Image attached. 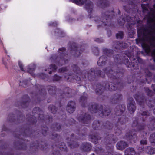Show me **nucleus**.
<instances>
[{"label":"nucleus","mask_w":155,"mask_h":155,"mask_svg":"<svg viewBox=\"0 0 155 155\" xmlns=\"http://www.w3.org/2000/svg\"><path fill=\"white\" fill-rule=\"evenodd\" d=\"M144 12L147 13V26L137 30L138 37H142L143 42L142 46L147 54H151L155 62V8H142Z\"/></svg>","instance_id":"nucleus-1"},{"label":"nucleus","mask_w":155,"mask_h":155,"mask_svg":"<svg viewBox=\"0 0 155 155\" xmlns=\"http://www.w3.org/2000/svg\"><path fill=\"white\" fill-rule=\"evenodd\" d=\"M111 12H106L105 13H103L102 14V18L101 21H99L98 17H96L95 18V20L97 22L99 23L100 25H98V26H105L108 24L109 21L110 22V18L113 17V15L114 11L112 12V13H111L110 15L109 13Z\"/></svg>","instance_id":"nucleus-2"},{"label":"nucleus","mask_w":155,"mask_h":155,"mask_svg":"<svg viewBox=\"0 0 155 155\" xmlns=\"http://www.w3.org/2000/svg\"><path fill=\"white\" fill-rule=\"evenodd\" d=\"M70 1L79 5L85 4V7L89 13H90L92 10L93 5L89 0H70Z\"/></svg>","instance_id":"nucleus-3"},{"label":"nucleus","mask_w":155,"mask_h":155,"mask_svg":"<svg viewBox=\"0 0 155 155\" xmlns=\"http://www.w3.org/2000/svg\"><path fill=\"white\" fill-rule=\"evenodd\" d=\"M104 71L105 73L108 77L111 79H112L114 83H115L116 81H118L119 80L116 78L115 75H117L120 71L118 72L117 71V73L115 72H114L113 71L111 70L110 68H108L106 69L105 70H104Z\"/></svg>","instance_id":"nucleus-4"},{"label":"nucleus","mask_w":155,"mask_h":155,"mask_svg":"<svg viewBox=\"0 0 155 155\" xmlns=\"http://www.w3.org/2000/svg\"><path fill=\"white\" fill-rule=\"evenodd\" d=\"M83 49V47L81 46L80 48L77 47L76 44L75 43H73L71 45V50L72 51V54L73 53V55L75 57H78L81 53V52L82 51L81 49Z\"/></svg>","instance_id":"nucleus-5"},{"label":"nucleus","mask_w":155,"mask_h":155,"mask_svg":"<svg viewBox=\"0 0 155 155\" xmlns=\"http://www.w3.org/2000/svg\"><path fill=\"white\" fill-rule=\"evenodd\" d=\"M126 136L127 140H131L134 142H135L137 140L136 131L134 130L130 132L127 133Z\"/></svg>","instance_id":"nucleus-6"},{"label":"nucleus","mask_w":155,"mask_h":155,"mask_svg":"<svg viewBox=\"0 0 155 155\" xmlns=\"http://www.w3.org/2000/svg\"><path fill=\"white\" fill-rule=\"evenodd\" d=\"M53 149H57V151L53 153V155H61L60 153V151L58 150L59 149L60 150L62 151L66 150L67 147L64 143H61V144L59 145L58 147L57 146L54 147V146H52Z\"/></svg>","instance_id":"nucleus-7"},{"label":"nucleus","mask_w":155,"mask_h":155,"mask_svg":"<svg viewBox=\"0 0 155 155\" xmlns=\"http://www.w3.org/2000/svg\"><path fill=\"white\" fill-rule=\"evenodd\" d=\"M75 139H76V137H75L73 135H71L70 138L68 137L67 139L68 141L70 140L71 141L70 142L68 141V143L71 148L76 147L78 146V144L77 142H76V141H74Z\"/></svg>","instance_id":"nucleus-8"},{"label":"nucleus","mask_w":155,"mask_h":155,"mask_svg":"<svg viewBox=\"0 0 155 155\" xmlns=\"http://www.w3.org/2000/svg\"><path fill=\"white\" fill-rule=\"evenodd\" d=\"M113 85H112V82L109 83H106L105 84V88L106 90H108L110 91L115 90L117 89V88L120 85V84L117 83V84H113Z\"/></svg>","instance_id":"nucleus-9"},{"label":"nucleus","mask_w":155,"mask_h":155,"mask_svg":"<svg viewBox=\"0 0 155 155\" xmlns=\"http://www.w3.org/2000/svg\"><path fill=\"white\" fill-rule=\"evenodd\" d=\"M78 119L80 122L86 124H87L90 122V117L88 114H85L83 117L82 116H80Z\"/></svg>","instance_id":"nucleus-10"},{"label":"nucleus","mask_w":155,"mask_h":155,"mask_svg":"<svg viewBox=\"0 0 155 155\" xmlns=\"http://www.w3.org/2000/svg\"><path fill=\"white\" fill-rule=\"evenodd\" d=\"M140 145L139 147L138 150L139 151L142 152L144 151H147V149L149 147L148 146H145L147 144V140L146 139L142 140L140 141Z\"/></svg>","instance_id":"nucleus-11"},{"label":"nucleus","mask_w":155,"mask_h":155,"mask_svg":"<svg viewBox=\"0 0 155 155\" xmlns=\"http://www.w3.org/2000/svg\"><path fill=\"white\" fill-rule=\"evenodd\" d=\"M67 110L69 113H72L75 110V104L74 101H70L68 104Z\"/></svg>","instance_id":"nucleus-12"},{"label":"nucleus","mask_w":155,"mask_h":155,"mask_svg":"<svg viewBox=\"0 0 155 155\" xmlns=\"http://www.w3.org/2000/svg\"><path fill=\"white\" fill-rule=\"evenodd\" d=\"M114 48L116 50L121 48H126L127 47V44L124 43L121 41H116L114 45Z\"/></svg>","instance_id":"nucleus-13"},{"label":"nucleus","mask_w":155,"mask_h":155,"mask_svg":"<svg viewBox=\"0 0 155 155\" xmlns=\"http://www.w3.org/2000/svg\"><path fill=\"white\" fill-rule=\"evenodd\" d=\"M132 126L134 127H137L136 131H141L143 130L145 127V125L143 124H139L138 123V121H134L132 124Z\"/></svg>","instance_id":"nucleus-14"},{"label":"nucleus","mask_w":155,"mask_h":155,"mask_svg":"<svg viewBox=\"0 0 155 155\" xmlns=\"http://www.w3.org/2000/svg\"><path fill=\"white\" fill-rule=\"evenodd\" d=\"M103 108V107L102 106H101L100 110L99 111H97L99 115L101 116H102L104 115L105 116H108L109 115L111 112L110 110L108 109H107L104 110V112Z\"/></svg>","instance_id":"nucleus-15"},{"label":"nucleus","mask_w":155,"mask_h":155,"mask_svg":"<svg viewBox=\"0 0 155 155\" xmlns=\"http://www.w3.org/2000/svg\"><path fill=\"white\" fill-rule=\"evenodd\" d=\"M135 102L133 100H131L127 105V108L129 111L131 113L134 112L136 109V107L134 105Z\"/></svg>","instance_id":"nucleus-16"},{"label":"nucleus","mask_w":155,"mask_h":155,"mask_svg":"<svg viewBox=\"0 0 155 155\" xmlns=\"http://www.w3.org/2000/svg\"><path fill=\"white\" fill-rule=\"evenodd\" d=\"M64 53L62 55L60 54L61 55L60 58V59L59 60L58 62V64L59 65H62L66 63L68 61V59H65V57H66L67 54L64 55Z\"/></svg>","instance_id":"nucleus-17"},{"label":"nucleus","mask_w":155,"mask_h":155,"mask_svg":"<svg viewBox=\"0 0 155 155\" xmlns=\"http://www.w3.org/2000/svg\"><path fill=\"white\" fill-rule=\"evenodd\" d=\"M127 146V144L126 142L121 141L118 142L117 143V147L118 150H123Z\"/></svg>","instance_id":"nucleus-18"},{"label":"nucleus","mask_w":155,"mask_h":155,"mask_svg":"<svg viewBox=\"0 0 155 155\" xmlns=\"http://www.w3.org/2000/svg\"><path fill=\"white\" fill-rule=\"evenodd\" d=\"M125 155H135L136 154L134 149L131 147L126 149L124 152Z\"/></svg>","instance_id":"nucleus-19"},{"label":"nucleus","mask_w":155,"mask_h":155,"mask_svg":"<svg viewBox=\"0 0 155 155\" xmlns=\"http://www.w3.org/2000/svg\"><path fill=\"white\" fill-rule=\"evenodd\" d=\"M97 105L96 104H91L89 105V110L92 113H96L97 112Z\"/></svg>","instance_id":"nucleus-20"},{"label":"nucleus","mask_w":155,"mask_h":155,"mask_svg":"<svg viewBox=\"0 0 155 155\" xmlns=\"http://www.w3.org/2000/svg\"><path fill=\"white\" fill-rule=\"evenodd\" d=\"M121 97V95L119 94H117L114 95L111 99V102L115 103L117 102Z\"/></svg>","instance_id":"nucleus-21"},{"label":"nucleus","mask_w":155,"mask_h":155,"mask_svg":"<svg viewBox=\"0 0 155 155\" xmlns=\"http://www.w3.org/2000/svg\"><path fill=\"white\" fill-rule=\"evenodd\" d=\"M135 17H130L129 16H127L126 20L128 23L129 25H134L136 23L138 22V21L135 19Z\"/></svg>","instance_id":"nucleus-22"},{"label":"nucleus","mask_w":155,"mask_h":155,"mask_svg":"<svg viewBox=\"0 0 155 155\" xmlns=\"http://www.w3.org/2000/svg\"><path fill=\"white\" fill-rule=\"evenodd\" d=\"M107 58L105 56H101L99 60L98 61L97 64L99 66H103L104 65L106 61L107 60Z\"/></svg>","instance_id":"nucleus-23"},{"label":"nucleus","mask_w":155,"mask_h":155,"mask_svg":"<svg viewBox=\"0 0 155 155\" xmlns=\"http://www.w3.org/2000/svg\"><path fill=\"white\" fill-rule=\"evenodd\" d=\"M81 147L83 150L86 151H90L91 148V144L87 143H83Z\"/></svg>","instance_id":"nucleus-24"},{"label":"nucleus","mask_w":155,"mask_h":155,"mask_svg":"<svg viewBox=\"0 0 155 155\" xmlns=\"http://www.w3.org/2000/svg\"><path fill=\"white\" fill-rule=\"evenodd\" d=\"M127 56L129 57L130 61H131V62H132L134 64V61H136V59H137V60L139 63H141L142 61V59L141 58L139 57H137V58H134V56L131 54L128 55Z\"/></svg>","instance_id":"nucleus-25"},{"label":"nucleus","mask_w":155,"mask_h":155,"mask_svg":"<svg viewBox=\"0 0 155 155\" xmlns=\"http://www.w3.org/2000/svg\"><path fill=\"white\" fill-rule=\"evenodd\" d=\"M35 68V64H31L28 66L27 71L33 77H35V75L33 74V72Z\"/></svg>","instance_id":"nucleus-26"},{"label":"nucleus","mask_w":155,"mask_h":155,"mask_svg":"<svg viewBox=\"0 0 155 155\" xmlns=\"http://www.w3.org/2000/svg\"><path fill=\"white\" fill-rule=\"evenodd\" d=\"M101 124H102V122H100L98 121H95L94 122L93 124V127L95 130L100 129L101 127H100V126Z\"/></svg>","instance_id":"nucleus-27"},{"label":"nucleus","mask_w":155,"mask_h":155,"mask_svg":"<svg viewBox=\"0 0 155 155\" xmlns=\"http://www.w3.org/2000/svg\"><path fill=\"white\" fill-rule=\"evenodd\" d=\"M84 93L83 96H81V97L80 102L81 103L82 106L84 107L83 104L85 103L87 101V95L84 92Z\"/></svg>","instance_id":"nucleus-28"},{"label":"nucleus","mask_w":155,"mask_h":155,"mask_svg":"<svg viewBox=\"0 0 155 155\" xmlns=\"http://www.w3.org/2000/svg\"><path fill=\"white\" fill-rule=\"evenodd\" d=\"M147 151H144L149 154H153L155 153V148L148 146Z\"/></svg>","instance_id":"nucleus-29"},{"label":"nucleus","mask_w":155,"mask_h":155,"mask_svg":"<svg viewBox=\"0 0 155 155\" xmlns=\"http://www.w3.org/2000/svg\"><path fill=\"white\" fill-rule=\"evenodd\" d=\"M112 127V124L108 121L105 124H103L101 126L102 128L109 129V130L111 129Z\"/></svg>","instance_id":"nucleus-30"},{"label":"nucleus","mask_w":155,"mask_h":155,"mask_svg":"<svg viewBox=\"0 0 155 155\" xmlns=\"http://www.w3.org/2000/svg\"><path fill=\"white\" fill-rule=\"evenodd\" d=\"M104 89V87L101 84L98 85L97 86V88L96 90V92L98 94H101L102 93Z\"/></svg>","instance_id":"nucleus-31"},{"label":"nucleus","mask_w":155,"mask_h":155,"mask_svg":"<svg viewBox=\"0 0 155 155\" xmlns=\"http://www.w3.org/2000/svg\"><path fill=\"white\" fill-rule=\"evenodd\" d=\"M127 120V119L125 118L124 116H120V117L118 119V124H121L122 123H125Z\"/></svg>","instance_id":"nucleus-32"},{"label":"nucleus","mask_w":155,"mask_h":155,"mask_svg":"<svg viewBox=\"0 0 155 155\" xmlns=\"http://www.w3.org/2000/svg\"><path fill=\"white\" fill-rule=\"evenodd\" d=\"M48 108L52 113L54 114L56 113L57 111V109L55 106L53 105H50L48 107Z\"/></svg>","instance_id":"nucleus-33"},{"label":"nucleus","mask_w":155,"mask_h":155,"mask_svg":"<svg viewBox=\"0 0 155 155\" xmlns=\"http://www.w3.org/2000/svg\"><path fill=\"white\" fill-rule=\"evenodd\" d=\"M48 91L50 94L55 93L56 91V87L55 86H49L48 87Z\"/></svg>","instance_id":"nucleus-34"},{"label":"nucleus","mask_w":155,"mask_h":155,"mask_svg":"<svg viewBox=\"0 0 155 155\" xmlns=\"http://www.w3.org/2000/svg\"><path fill=\"white\" fill-rule=\"evenodd\" d=\"M149 140L151 143H155V133L151 134L150 135Z\"/></svg>","instance_id":"nucleus-35"},{"label":"nucleus","mask_w":155,"mask_h":155,"mask_svg":"<svg viewBox=\"0 0 155 155\" xmlns=\"http://www.w3.org/2000/svg\"><path fill=\"white\" fill-rule=\"evenodd\" d=\"M25 97H26V100H27V101H26L25 102H24L22 103L21 104V106H22L23 107L25 108V107L28 105V101L30 100V98L28 97L27 96H25Z\"/></svg>","instance_id":"nucleus-36"},{"label":"nucleus","mask_w":155,"mask_h":155,"mask_svg":"<svg viewBox=\"0 0 155 155\" xmlns=\"http://www.w3.org/2000/svg\"><path fill=\"white\" fill-rule=\"evenodd\" d=\"M8 59L6 60V59L5 58H3L2 59V62L3 64H4L6 68H7V62L6 61H9L10 60V58L9 57V55H8Z\"/></svg>","instance_id":"nucleus-37"},{"label":"nucleus","mask_w":155,"mask_h":155,"mask_svg":"<svg viewBox=\"0 0 155 155\" xmlns=\"http://www.w3.org/2000/svg\"><path fill=\"white\" fill-rule=\"evenodd\" d=\"M145 79L146 81H147V78L151 76L152 75V73L147 69L145 70Z\"/></svg>","instance_id":"nucleus-38"},{"label":"nucleus","mask_w":155,"mask_h":155,"mask_svg":"<svg viewBox=\"0 0 155 155\" xmlns=\"http://www.w3.org/2000/svg\"><path fill=\"white\" fill-rule=\"evenodd\" d=\"M144 89L146 92H147V95L148 96H151L153 94V92H152L151 90L149 89L148 88H144Z\"/></svg>","instance_id":"nucleus-39"},{"label":"nucleus","mask_w":155,"mask_h":155,"mask_svg":"<svg viewBox=\"0 0 155 155\" xmlns=\"http://www.w3.org/2000/svg\"><path fill=\"white\" fill-rule=\"evenodd\" d=\"M125 19L123 18H122V17H120L118 20V23L120 25H123L125 23Z\"/></svg>","instance_id":"nucleus-40"},{"label":"nucleus","mask_w":155,"mask_h":155,"mask_svg":"<svg viewBox=\"0 0 155 155\" xmlns=\"http://www.w3.org/2000/svg\"><path fill=\"white\" fill-rule=\"evenodd\" d=\"M39 112H41L40 113L41 114L42 113V111H41L40 110V109L39 108L36 107L33 110V112L34 114H40V113H39Z\"/></svg>","instance_id":"nucleus-41"},{"label":"nucleus","mask_w":155,"mask_h":155,"mask_svg":"<svg viewBox=\"0 0 155 155\" xmlns=\"http://www.w3.org/2000/svg\"><path fill=\"white\" fill-rule=\"evenodd\" d=\"M101 5L103 7H106L109 5V2L106 0H103L101 3Z\"/></svg>","instance_id":"nucleus-42"},{"label":"nucleus","mask_w":155,"mask_h":155,"mask_svg":"<svg viewBox=\"0 0 155 155\" xmlns=\"http://www.w3.org/2000/svg\"><path fill=\"white\" fill-rule=\"evenodd\" d=\"M123 36V33L122 32L119 31L118 33L116 34V36L117 39H121Z\"/></svg>","instance_id":"nucleus-43"},{"label":"nucleus","mask_w":155,"mask_h":155,"mask_svg":"<svg viewBox=\"0 0 155 155\" xmlns=\"http://www.w3.org/2000/svg\"><path fill=\"white\" fill-rule=\"evenodd\" d=\"M91 141L92 142H94L95 144L97 143V142L98 140V138L96 136H93L91 137Z\"/></svg>","instance_id":"nucleus-44"},{"label":"nucleus","mask_w":155,"mask_h":155,"mask_svg":"<svg viewBox=\"0 0 155 155\" xmlns=\"http://www.w3.org/2000/svg\"><path fill=\"white\" fill-rule=\"evenodd\" d=\"M72 67L74 72L77 73H78V71H79V69L76 65H72Z\"/></svg>","instance_id":"nucleus-45"},{"label":"nucleus","mask_w":155,"mask_h":155,"mask_svg":"<svg viewBox=\"0 0 155 155\" xmlns=\"http://www.w3.org/2000/svg\"><path fill=\"white\" fill-rule=\"evenodd\" d=\"M117 108L115 109V111L116 112V115L119 116L120 115H121L122 114L123 110L121 109L117 110Z\"/></svg>","instance_id":"nucleus-46"},{"label":"nucleus","mask_w":155,"mask_h":155,"mask_svg":"<svg viewBox=\"0 0 155 155\" xmlns=\"http://www.w3.org/2000/svg\"><path fill=\"white\" fill-rule=\"evenodd\" d=\"M61 78V77L57 75H55L53 78V81H57L60 80Z\"/></svg>","instance_id":"nucleus-47"},{"label":"nucleus","mask_w":155,"mask_h":155,"mask_svg":"<svg viewBox=\"0 0 155 155\" xmlns=\"http://www.w3.org/2000/svg\"><path fill=\"white\" fill-rule=\"evenodd\" d=\"M104 52L106 53V54H107V56H109L110 55L112 51L110 50L105 49L104 50Z\"/></svg>","instance_id":"nucleus-48"},{"label":"nucleus","mask_w":155,"mask_h":155,"mask_svg":"<svg viewBox=\"0 0 155 155\" xmlns=\"http://www.w3.org/2000/svg\"><path fill=\"white\" fill-rule=\"evenodd\" d=\"M115 129H116L115 132L117 135H119L121 133V130L120 129H118V128L117 127H115Z\"/></svg>","instance_id":"nucleus-49"},{"label":"nucleus","mask_w":155,"mask_h":155,"mask_svg":"<svg viewBox=\"0 0 155 155\" xmlns=\"http://www.w3.org/2000/svg\"><path fill=\"white\" fill-rule=\"evenodd\" d=\"M134 97V98L136 100V101L139 102V104H140V105H141V104H142V102L143 101H143H142V102H141V101H139V98L140 97L139 96V95L138 94H135V95Z\"/></svg>","instance_id":"nucleus-50"},{"label":"nucleus","mask_w":155,"mask_h":155,"mask_svg":"<svg viewBox=\"0 0 155 155\" xmlns=\"http://www.w3.org/2000/svg\"><path fill=\"white\" fill-rule=\"evenodd\" d=\"M65 51V48H59V53H60V54L62 55L64 54V53Z\"/></svg>","instance_id":"nucleus-51"},{"label":"nucleus","mask_w":155,"mask_h":155,"mask_svg":"<svg viewBox=\"0 0 155 155\" xmlns=\"http://www.w3.org/2000/svg\"><path fill=\"white\" fill-rule=\"evenodd\" d=\"M132 4H129V5H128V6H127L128 8V9L127 8V7L125 6H124V8L125 9V10L127 12H130V11L131 8L130 6L129 7H128L130 5H131V6H132Z\"/></svg>","instance_id":"nucleus-52"},{"label":"nucleus","mask_w":155,"mask_h":155,"mask_svg":"<svg viewBox=\"0 0 155 155\" xmlns=\"http://www.w3.org/2000/svg\"><path fill=\"white\" fill-rule=\"evenodd\" d=\"M14 116L12 114H11L9 115H8V119H9V120L10 121H13V119H14Z\"/></svg>","instance_id":"nucleus-53"},{"label":"nucleus","mask_w":155,"mask_h":155,"mask_svg":"<svg viewBox=\"0 0 155 155\" xmlns=\"http://www.w3.org/2000/svg\"><path fill=\"white\" fill-rule=\"evenodd\" d=\"M20 85H22L24 87H25L27 85L28 83V81H23L21 83V82L20 81Z\"/></svg>","instance_id":"nucleus-54"},{"label":"nucleus","mask_w":155,"mask_h":155,"mask_svg":"<svg viewBox=\"0 0 155 155\" xmlns=\"http://www.w3.org/2000/svg\"><path fill=\"white\" fill-rule=\"evenodd\" d=\"M28 115H27V120H29V121L32 123H33L34 122H35V120L34 119L33 117H30V119H28Z\"/></svg>","instance_id":"nucleus-55"},{"label":"nucleus","mask_w":155,"mask_h":155,"mask_svg":"<svg viewBox=\"0 0 155 155\" xmlns=\"http://www.w3.org/2000/svg\"><path fill=\"white\" fill-rule=\"evenodd\" d=\"M48 128L44 127V129H42V133L43 135L45 136L47 135V133Z\"/></svg>","instance_id":"nucleus-56"},{"label":"nucleus","mask_w":155,"mask_h":155,"mask_svg":"<svg viewBox=\"0 0 155 155\" xmlns=\"http://www.w3.org/2000/svg\"><path fill=\"white\" fill-rule=\"evenodd\" d=\"M18 65H19V66L21 70V71H25V70H24L23 68V64H22V63L20 61H19L18 62Z\"/></svg>","instance_id":"nucleus-57"},{"label":"nucleus","mask_w":155,"mask_h":155,"mask_svg":"<svg viewBox=\"0 0 155 155\" xmlns=\"http://www.w3.org/2000/svg\"><path fill=\"white\" fill-rule=\"evenodd\" d=\"M61 128V126L60 124H57L56 125L54 129L56 130H59Z\"/></svg>","instance_id":"nucleus-58"},{"label":"nucleus","mask_w":155,"mask_h":155,"mask_svg":"<svg viewBox=\"0 0 155 155\" xmlns=\"http://www.w3.org/2000/svg\"><path fill=\"white\" fill-rule=\"evenodd\" d=\"M57 68V67L55 65H51L50 66V69L52 70V71H54Z\"/></svg>","instance_id":"nucleus-59"},{"label":"nucleus","mask_w":155,"mask_h":155,"mask_svg":"<svg viewBox=\"0 0 155 155\" xmlns=\"http://www.w3.org/2000/svg\"><path fill=\"white\" fill-rule=\"evenodd\" d=\"M56 32H57L58 34L61 37H63V35H61L62 33V32L61 31L60 29H56L55 31Z\"/></svg>","instance_id":"nucleus-60"},{"label":"nucleus","mask_w":155,"mask_h":155,"mask_svg":"<svg viewBox=\"0 0 155 155\" xmlns=\"http://www.w3.org/2000/svg\"><path fill=\"white\" fill-rule=\"evenodd\" d=\"M150 112H149L147 111H144L143 112L142 114V116H149L150 114Z\"/></svg>","instance_id":"nucleus-61"},{"label":"nucleus","mask_w":155,"mask_h":155,"mask_svg":"<svg viewBox=\"0 0 155 155\" xmlns=\"http://www.w3.org/2000/svg\"><path fill=\"white\" fill-rule=\"evenodd\" d=\"M97 73H98V74L99 75V76H100L102 77H104L105 76V75L104 74H102L103 73L100 71H97Z\"/></svg>","instance_id":"nucleus-62"},{"label":"nucleus","mask_w":155,"mask_h":155,"mask_svg":"<svg viewBox=\"0 0 155 155\" xmlns=\"http://www.w3.org/2000/svg\"><path fill=\"white\" fill-rule=\"evenodd\" d=\"M67 70L66 68H62L59 70L58 71L59 72H64Z\"/></svg>","instance_id":"nucleus-63"},{"label":"nucleus","mask_w":155,"mask_h":155,"mask_svg":"<svg viewBox=\"0 0 155 155\" xmlns=\"http://www.w3.org/2000/svg\"><path fill=\"white\" fill-rule=\"evenodd\" d=\"M124 63L125 65H127V64H128L129 63L128 59L127 58H125L124 60Z\"/></svg>","instance_id":"nucleus-64"}]
</instances>
